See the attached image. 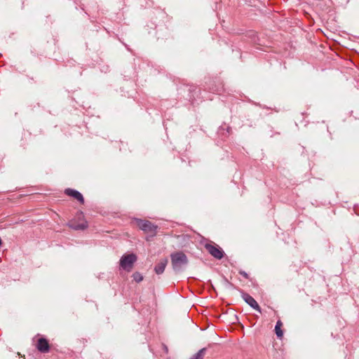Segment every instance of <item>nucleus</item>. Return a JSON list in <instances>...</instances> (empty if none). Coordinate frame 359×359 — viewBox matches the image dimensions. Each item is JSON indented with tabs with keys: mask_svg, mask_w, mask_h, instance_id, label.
I'll return each mask as SVG.
<instances>
[{
	"mask_svg": "<svg viewBox=\"0 0 359 359\" xmlns=\"http://www.w3.org/2000/svg\"><path fill=\"white\" fill-rule=\"evenodd\" d=\"M241 296H242V298L243 299V300L248 305H250L251 307H252L253 309H255L257 311L260 312V307L258 305L257 302L255 301V299L252 297H251L250 294L245 293V292H242Z\"/></svg>",
	"mask_w": 359,
	"mask_h": 359,
	"instance_id": "423d86ee",
	"label": "nucleus"
},
{
	"mask_svg": "<svg viewBox=\"0 0 359 359\" xmlns=\"http://www.w3.org/2000/svg\"><path fill=\"white\" fill-rule=\"evenodd\" d=\"M167 264L168 259L166 258L161 259L154 268L156 273L158 275L163 273Z\"/></svg>",
	"mask_w": 359,
	"mask_h": 359,
	"instance_id": "6e6552de",
	"label": "nucleus"
},
{
	"mask_svg": "<svg viewBox=\"0 0 359 359\" xmlns=\"http://www.w3.org/2000/svg\"><path fill=\"white\" fill-rule=\"evenodd\" d=\"M136 260L137 257L134 254L123 255L120 260V265L124 270L130 271Z\"/></svg>",
	"mask_w": 359,
	"mask_h": 359,
	"instance_id": "20e7f679",
	"label": "nucleus"
},
{
	"mask_svg": "<svg viewBox=\"0 0 359 359\" xmlns=\"http://www.w3.org/2000/svg\"><path fill=\"white\" fill-rule=\"evenodd\" d=\"M65 193L67 195L74 197V198H76V200L80 201L81 203H83L84 201L82 194L80 192H79L78 191L67 189H66Z\"/></svg>",
	"mask_w": 359,
	"mask_h": 359,
	"instance_id": "1a4fd4ad",
	"label": "nucleus"
},
{
	"mask_svg": "<svg viewBox=\"0 0 359 359\" xmlns=\"http://www.w3.org/2000/svg\"><path fill=\"white\" fill-rule=\"evenodd\" d=\"M69 227L75 230H84L88 227V223L85 220L83 213L79 212L75 217L68 223Z\"/></svg>",
	"mask_w": 359,
	"mask_h": 359,
	"instance_id": "f03ea898",
	"label": "nucleus"
},
{
	"mask_svg": "<svg viewBox=\"0 0 359 359\" xmlns=\"http://www.w3.org/2000/svg\"><path fill=\"white\" fill-rule=\"evenodd\" d=\"M133 278L134 280L137 283H140L143 280L142 275L139 272H135L133 274Z\"/></svg>",
	"mask_w": 359,
	"mask_h": 359,
	"instance_id": "f8f14e48",
	"label": "nucleus"
},
{
	"mask_svg": "<svg viewBox=\"0 0 359 359\" xmlns=\"http://www.w3.org/2000/svg\"><path fill=\"white\" fill-rule=\"evenodd\" d=\"M136 224L140 229L144 231L146 233L149 234L151 236H154L156 234L158 226L153 224L151 222L147 220L137 219Z\"/></svg>",
	"mask_w": 359,
	"mask_h": 359,
	"instance_id": "7ed1b4c3",
	"label": "nucleus"
},
{
	"mask_svg": "<svg viewBox=\"0 0 359 359\" xmlns=\"http://www.w3.org/2000/svg\"><path fill=\"white\" fill-rule=\"evenodd\" d=\"M283 326V324L280 320H278L276 323V325L275 326L276 334L277 335V337L280 339H281L283 337V331L282 330Z\"/></svg>",
	"mask_w": 359,
	"mask_h": 359,
	"instance_id": "9d476101",
	"label": "nucleus"
},
{
	"mask_svg": "<svg viewBox=\"0 0 359 359\" xmlns=\"http://www.w3.org/2000/svg\"><path fill=\"white\" fill-rule=\"evenodd\" d=\"M239 273H240L241 276H243L244 278H249V276H248V274L246 272H245V271H239Z\"/></svg>",
	"mask_w": 359,
	"mask_h": 359,
	"instance_id": "ddd939ff",
	"label": "nucleus"
},
{
	"mask_svg": "<svg viewBox=\"0 0 359 359\" xmlns=\"http://www.w3.org/2000/svg\"><path fill=\"white\" fill-rule=\"evenodd\" d=\"M206 250L215 258L221 259L224 257V251L217 245L214 243H207L205 245Z\"/></svg>",
	"mask_w": 359,
	"mask_h": 359,
	"instance_id": "39448f33",
	"label": "nucleus"
},
{
	"mask_svg": "<svg viewBox=\"0 0 359 359\" xmlns=\"http://www.w3.org/2000/svg\"><path fill=\"white\" fill-rule=\"evenodd\" d=\"M36 348L41 353H47L49 351L50 346L46 339L39 338L37 341Z\"/></svg>",
	"mask_w": 359,
	"mask_h": 359,
	"instance_id": "0eeeda50",
	"label": "nucleus"
},
{
	"mask_svg": "<svg viewBox=\"0 0 359 359\" xmlns=\"http://www.w3.org/2000/svg\"><path fill=\"white\" fill-rule=\"evenodd\" d=\"M170 259L172 268L176 271H180L189 262L187 255L181 251L172 253Z\"/></svg>",
	"mask_w": 359,
	"mask_h": 359,
	"instance_id": "f257e3e1",
	"label": "nucleus"
},
{
	"mask_svg": "<svg viewBox=\"0 0 359 359\" xmlns=\"http://www.w3.org/2000/svg\"><path fill=\"white\" fill-rule=\"evenodd\" d=\"M206 352V348H203L199 350L196 354L192 355L189 359H203Z\"/></svg>",
	"mask_w": 359,
	"mask_h": 359,
	"instance_id": "9b49d317",
	"label": "nucleus"
},
{
	"mask_svg": "<svg viewBox=\"0 0 359 359\" xmlns=\"http://www.w3.org/2000/svg\"><path fill=\"white\" fill-rule=\"evenodd\" d=\"M1 243H2V241H1V239L0 238V245H1Z\"/></svg>",
	"mask_w": 359,
	"mask_h": 359,
	"instance_id": "4468645a",
	"label": "nucleus"
}]
</instances>
